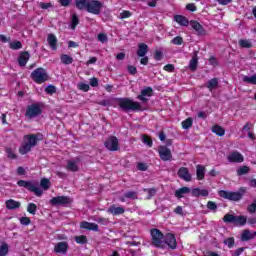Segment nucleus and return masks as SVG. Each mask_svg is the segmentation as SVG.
Masks as SVG:
<instances>
[{"mask_svg": "<svg viewBox=\"0 0 256 256\" xmlns=\"http://www.w3.org/2000/svg\"><path fill=\"white\" fill-rule=\"evenodd\" d=\"M43 139V135L41 134H29L24 136L23 143L19 148V153L21 155H27L35 145H37V141H41Z\"/></svg>", "mask_w": 256, "mask_h": 256, "instance_id": "1", "label": "nucleus"}, {"mask_svg": "<svg viewBox=\"0 0 256 256\" xmlns=\"http://www.w3.org/2000/svg\"><path fill=\"white\" fill-rule=\"evenodd\" d=\"M118 105L122 111H141V104L129 98H120Z\"/></svg>", "mask_w": 256, "mask_h": 256, "instance_id": "2", "label": "nucleus"}, {"mask_svg": "<svg viewBox=\"0 0 256 256\" xmlns=\"http://www.w3.org/2000/svg\"><path fill=\"white\" fill-rule=\"evenodd\" d=\"M152 245L158 249H165V236L159 229L151 230Z\"/></svg>", "mask_w": 256, "mask_h": 256, "instance_id": "3", "label": "nucleus"}, {"mask_svg": "<svg viewBox=\"0 0 256 256\" xmlns=\"http://www.w3.org/2000/svg\"><path fill=\"white\" fill-rule=\"evenodd\" d=\"M224 223H233L236 227H243L247 224V216H235L233 214H226L223 218Z\"/></svg>", "mask_w": 256, "mask_h": 256, "instance_id": "4", "label": "nucleus"}, {"mask_svg": "<svg viewBox=\"0 0 256 256\" xmlns=\"http://www.w3.org/2000/svg\"><path fill=\"white\" fill-rule=\"evenodd\" d=\"M17 185L19 187H25V189H28V191H31L32 193H35L37 197H41L43 195V190L37 186V184L32 182H27L25 180H19L17 182Z\"/></svg>", "mask_w": 256, "mask_h": 256, "instance_id": "5", "label": "nucleus"}, {"mask_svg": "<svg viewBox=\"0 0 256 256\" xmlns=\"http://www.w3.org/2000/svg\"><path fill=\"white\" fill-rule=\"evenodd\" d=\"M31 78L35 83L41 85V83H45L49 79V76L44 68H38L32 72Z\"/></svg>", "mask_w": 256, "mask_h": 256, "instance_id": "6", "label": "nucleus"}, {"mask_svg": "<svg viewBox=\"0 0 256 256\" xmlns=\"http://www.w3.org/2000/svg\"><path fill=\"white\" fill-rule=\"evenodd\" d=\"M218 194L219 197H222V199H228L229 201H241V199L243 198V193L241 192L220 190Z\"/></svg>", "mask_w": 256, "mask_h": 256, "instance_id": "7", "label": "nucleus"}, {"mask_svg": "<svg viewBox=\"0 0 256 256\" xmlns=\"http://www.w3.org/2000/svg\"><path fill=\"white\" fill-rule=\"evenodd\" d=\"M103 9V2L98 0H90L87 6V12L92 13V15H99Z\"/></svg>", "mask_w": 256, "mask_h": 256, "instance_id": "8", "label": "nucleus"}, {"mask_svg": "<svg viewBox=\"0 0 256 256\" xmlns=\"http://www.w3.org/2000/svg\"><path fill=\"white\" fill-rule=\"evenodd\" d=\"M41 113H42L41 106H39L38 104H32L28 106L26 109V117H28V119L39 117Z\"/></svg>", "mask_w": 256, "mask_h": 256, "instance_id": "9", "label": "nucleus"}, {"mask_svg": "<svg viewBox=\"0 0 256 256\" xmlns=\"http://www.w3.org/2000/svg\"><path fill=\"white\" fill-rule=\"evenodd\" d=\"M104 145L108 151H119V139L115 136L109 137Z\"/></svg>", "mask_w": 256, "mask_h": 256, "instance_id": "10", "label": "nucleus"}, {"mask_svg": "<svg viewBox=\"0 0 256 256\" xmlns=\"http://www.w3.org/2000/svg\"><path fill=\"white\" fill-rule=\"evenodd\" d=\"M158 153H159L160 159H162V161H171V157H173L171 150L169 148H167V146H160L158 148Z\"/></svg>", "mask_w": 256, "mask_h": 256, "instance_id": "11", "label": "nucleus"}, {"mask_svg": "<svg viewBox=\"0 0 256 256\" xmlns=\"http://www.w3.org/2000/svg\"><path fill=\"white\" fill-rule=\"evenodd\" d=\"M152 96H153V88L146 87L141 90V93L140 95H138L137 99H139V101H142V103H147V101H149V97H152Z\"/></svg>", "mask_w": 256, "mask_h": 256, "instance_id": "12", "label": "nucleus"}, {"mask_svg": "<svg viewBox=\"0 0 256 256\" xmlns=\"http://www.w3.org/2000/svg\"><path fill=\"white\" fill-rule=\"evenodd\" d=\"M165 249L169 247L170 249H175L177 247V239H175V235L168 233L164 236Z\"/></svg>", "mask_w": 256, "mask_h": 256, "instance_id": "13", "label": "nucleus"}, {"mask_svg": "<svg viewBox=\"0 0 256 256\" xmlns=\"http://www.w3.org/2000/svg\"><path fill=\"white\" fill-rule=\"evenodd\" d=\"M50 203L52 205H69V203H72V200L67 196H58V197L52 198L50 200Z\"/></svg>", "mask_w": 256, "mask_h": 256, "instance_id": "14", "label": "nucleus"}, {"mask_svg": "<svg viewBox=\"0 0 256 256\" xmlns=\"http://www.w3.org/2000/svg\"><path fill=\"white\" fill-rule=\"evenodd\" d=\"M227 159H228L229 163H243V161H245V159L243 158V154H241L237 151L231 152L227 156Z\"/></svg>", "mask_w": 256, "mask_h": 256, "instance_id": "15", "label": "nucleus"}, {"mask_svg": "<svg viewBox=\"0 0 256 256\" xmlns=\"http://www.w3.org/2000/svg\"><path fill=\"white\" fill-rule=\"evenodd\" d=\"M178 177H180V179H183V181H186L187 183L192 181V176L191 173H189V169L186 167H181L178 170Z\"/></svg>", "mask_w": 256, "mask_h": 256, "instance_id": "16", "label": "nucleus"}, {"mask_svg": "<svg viewBox=\"0 0 256 256\" xmlns=\"http://www.w3.org/2000/svg\"><path fill=\"white\" fill-rule=\"evenodd\" d=\"M68 249L69 244H67V242H58L54 245V253H61L62 255H65Z\"/></svg>", "mask_w": 256, "mask_h": 256, "instance_id": "17", "label": "nucleus"}, {"mask_svg": "<svg viewBox=\"0 0 256 256\" xmlns=\"http://www.w3.org/2000/svg\"><path fill=\"white\" fill-rule=\"evenodd\" d=\"M189 193H192L191 188L182 187L175 191L174 197H176V199H183V197H185L186 195H189Z\"/></svg>", "mask_w": 256, "mask_h": 256, "instance_id": "18", "label": "nucleus"}, {"mask_svg": "<svg viewBox=\"0 0 256 256\" xmlns=\"http://www.w3.org/2000/svg\"><path fill=\"white\" fill-rule=\"evenodd\" d=\"M66 170L72 172L79 171V159L68 160Z\"/></svg>", "mask_w": 256, "mask_h": 256, "instance_id": "19", "label": "nucleus"}, {"mask_svg": "<svg viewBox=\"0 0 256 256\" xmlns=\"http://www.w3.org/2000/svg\"><path fill=\"white\" fill-rule=\"evenodd\" d=\"M81 229H87L88 231H99V225L84 221L80 224Z\"/></svg>", "mask_w": 256, "mask_h": 256, "instance_id": "20", "label": "nucleus"}, {"mask_svg": "<svg viewBox=\"0 0 256 256\" xmlns=\"http://www.w3.org/2000/svg\"><path fill=\"white\" fill-rule=\"evenodd\" d=\"M192 196L193 197H208L209 196V190L201 189V188H194L192 190Z\"/></svg>", "mask_w": 256, "mask_h": 256, "instance_id": "21", "label": "nucleus"}, {"mask_svg": "<svg viewBox=\"0 0 256 256\" xmlns=\"http://www.w3.org/2000/svg\"><path fill=\"white\" fill-rule=\"evenodd\" d=\"M107 213H111V215H123V213H125V208L113 205L107 209Z\"/></svg>", "mask_w": 256, "mask_h": 256, "instance_id": "22", "label": "nucleus"}, {"mask_svg": "<svg viewBox=\"0 0 256 256\" xmlns=\"http://www.w3.org/2000/svg\"><path fill=\"white\" fill-rule=\"evenodd\" d=\"M148 51H149V46H147V44L145 43L138 44V51H137L138 57H145Z\"/></svg>", "mask_w": 256, "mask_h": 256, "instance_id": "23", "label": "nucleus"}, {"mask_svg": "<svg viewBox=\"0 0 256 256\" xmlns=\"http://www.w3.org/2000/svg\"><path fill=\"white\" fill-rule=\"evenodd\" d=\"M29 52H22L19 56L18 63L21 67H25L27 65V61H29Z\"/></svg>", "mask_w": 256, "mask_h": 256, "instance_id": "24", "label": "nucleus"}, {"mask_svg": "<svg viewBox=\"0 0 256 256\" xmlns=\"http://www.w3.org/2000/svg\"><path fill=\"white\" fill-rule=\"evenodd\" d=\"M205 170V166L203 165L196 166V177L198 181H203V179H205Z\"/></svg>", "mask_w": 256, "mask_h": 256, "instance_id": "25", "label": "nucleus"}, {"mask_svg": "<svg viewBox=\"0 0 256 256\" xmlns=\"http://www.w3.org/2000/svg\"><path fill=\"white\" fill-rule=\"evenodd\" d=\"M174 21H176V23H178V25H181L182 27H187V25H189V20H187V18L182 15H175Z\"/></svg>", "mask_w": 256, "mask_h": 256, "instance_id": "26", "label": "nucleus"}, {"mask_svg": "<svg viewBox=\"0 0 256 256\" xmlns=\"http://www.w3.org/2000/svg\"><path fill=\"white\" fill-rule=\"evenodd\" d=\"M47 41L51 49H53V51H57V37H55L53 34H49Z\"/></svg>", "mask_w": 256, "mask_h": 256, "instance_id": "27", "label": "nucleus"}, {"mask_svg": "<svg viewBox=\"0 0 256 256\" xmlns=\"http://www.w3.org/2000/svg\"><path fill=\"white\" fill-rule=\"evenodd\" d=\"M207 89H209V91H213V89H217V87H219V80L217 78H213L211 80H209L206 84Z\"/></svg>", "mask_w": 256, "mask_h": 256, "instance_id": "28", "label": "nucleus"}, {"mask_svg": "<svg viewBox=\"0 0 256 256\" xmlns=\"http://www.w3.org/2000/svg\"><path fill=\"white\" fill-rule=\"evenodd\" d=\"M89 2H90V0H76V7L80 11H83L84 9L87 11Z\"/></svg>", "mask_w": 256, "mask_h": 256, "instance_id": "29", "label": "nucleus"}, {"mask_svg": "<svg viewBox=\"0 0 256 256\" xmlns=\"http://www.w3.org/2000/svg\"><path fill=\"white\" fill-rule=\"evenodd\" d=\"M6 207L7 209H19V207H21V203L13 199H10L6 201Z\"/></svg>", "mask_w": 256, "mask_h": 256, "instance_id": "30", "label": "nucleus"}, {"mask_svg": "<svg viewBox=\"0 0 256 256\" xmlns=\"http://www.w3.org/2000/svg\"><path fill=\"white\" fill-rule=\"evenodd\" d=\"M190 25H191L192 29L197 31L198 35H203V33H204L203 27L201 26V24H199V22L191 21Z\"/></svg>", "mask_w": 256, "mask_h": 256, "instance_id": "31", "label": "nucleus"}, {"mask_svg": "<svg viewBox=\"0 0 256 256\" xmlns=\"http://www.w3.org/2000/svg\"><path fill=\"white\" fill-rule=\"evenodd\" d=\"M212 133H215L218 137H223L225 135V129L219 125H214L212 127Z\"/></svg>", "mask_w": 256, "mask_h": 256, "instance_id": "32", "label": "nucleus"}, {"mask_svg": "<svg viewBox=\"0 0 256 256\" xmlns=\"http://www.w3.org/2000/svg\"><path fill=\"white\" fill-rule=\"evenodd\" d=\"M60 61L64 65H71V63H73V57H71L67 54H63V55L60 56Z\"/></svg>", "mask_w": 256, "mask_h": 256, "instance_id": "33", "label": "nucleus"}, {"mask_svg": "<svg viewBox=\"0 0 256 256\" xmlns=\"http://www.w3.org/2000/svg\"><path fill=\"white\" fill-rule=\"evenodd\" d=\"M242 81H244V83H250V85H256V75L243 76Z\"/></svg>", "mask_w": 256, "mask_h": 256, "instance_id": "34", "label": "nucleus"}, {"mask_svg": "<svg viewBox=\"0 0 256 256\" xmlns=\"http://www.w3.org/2000/svg\"><path fill=\"white\" fill-rule=\"evenodd\" d=\"M78 25H79V17L77 16V14H73L70 27L72 30H75Z\"/></svg>", "mask_w": 256, "mask_h": 256, "instance_id": "35", "label": "nucleus"}, {"mask_svg": "<svg viewBox=\"0 0 256 256\" xmlns=\"http://www.w3.org/2000/svg\"><path fill=\"white\" fill-rule=\"evenodd\" d=\"M239 45L240 47H244L246 49H251V47H253L251 40H245V39L239 40Z\"/></svg>", "mask_w": 256, "mask_h": 256, "instance_id": "36", "label": "nucleus"}, {"mask_svg": "<svg viewBox=\"0 0 256 256\" xmlns=\"http://www.w3.org/2000/svg\"><path fill=\"white\" fill-rule=\"evenodd\" d=\"M253 237H255V235L250 233L249 230H245L241 235L242 241H249V239H253Z\"/></svg>", "mask_w": 256, "mask_h": 256, "instance_id": "37", "label": "nucleus"}, {"mask_svg": "<svg viewBox=\"0 0 256 256\" xmlns=\"http://www.w3.org/2000/svg\"><path fill=\"white\" fill-rule=\"evenodd\" d=\"M193 127V118H187L182 122L183 129H191Z\"/></svg>", "mask_w": 256, "mask_h": 256, "instance_id": "38", "label": "nucleus"}, {"mask_svg": "<svg viewBox=\"0 0 256 256\" xmlns=\"http://www.w3.org/2000/svg\"><path fill=\"white\" fill-rule=\"evenodd\" d=\"M40 186L44 189V191H47L49 187H51V182L47 178H43L40 182Z\"/></svg>", "mask_w": 256, "mask_h": 256, "instance_id": "39", "label": "nucleus"}, {"mask_svg": "<svg viewBox=\"0 0 256 256\" xmlns=\"http://www.w3.org/2000/svg\"><path fill=\"white\" fill-rule=\"evenodd\" d=\"M27 211L30 215H35L37 213V205L35 203H29Z\"/></svg>", "mask_w": 256, "mask_h": 256, "instance_id": "40", "label": "nucleus"}, {"mask_svg": "<svg viewBox=\"0 0 256 256\" xmlns=\"http://www.w3.org/2000/svg\"><path fill=\"white\" fill-rule=\"evenodd\" d=\"M142 143L148 145V147H153V140L147 135H142Z\"/></svg>", "mask_w": 256, "mask_h": 256, "instance_id": "41", "label": "nucleus"}, {"mask_svg": "<svg viewBox=\"0 0 256 256\" xmlns=\"http://www.w3.org/2000/svg\"><path fill=\"white\" fill-rule=\"evenodd\" d=\"M197 63H198L197 56H194L190 60V64H189V67H190L191 71H195L197 69Z\"/></svg>", "mask_w": 256, "mask_h": 256, "instance_id": "42", "label": "nucleus"}, {"mask_svg": "<svg viewBox=\"0 0 256 256\" xmlns=\"http://www.w3.org/2000/svg\"><path fill=\"white\" fill-rule=\"evenodd\" d=\"M9 253V245L7 244H2L0 246V256H5Z\"/></svg>", "mask_w": 256, "mask_h": 256, "instance_id": "43", "label": "nucleus"}, {"mask_svg": "<svg viewBox=\"0 0 256 256\" xmlns=\"http://www.w3.org/2000/svg\"><path fill=\"white\" fill-rule=\"evenodd\" d=\"M75 241L80 245H85V243H87V236L85 235L76 236Z\"/></svg>", "mask_w": 256, "mask_h": 256, "instance_id": "44", "label": "nucleus"}, {"mask_svg": "<svg viewBox=\"0 0 256 256\" xmlns=\"http://www.w3.org/2000/svg\"><path fill=\"white\" fill-rule=\"evenodd\" d=\"M6 153L8 159H17V155H15V151L12 148H6Z\"/></svg>", "mask_w": 256, "mask_h": 256, "instance_id": "45", "label": "nucleus"}, {"mask_svg": "<svg viewBox=\"0 0 256 256\" xmlns=\"http://www.w3.org/2000/svg\"><path fill=\"white\" fill-rule=\"evenodd\" d=\"M247 173H249V167H247V166H241L237 170V175H247Z\"/></svg>", "mask_w": 256, "mask_h": 256, "instance_id": "46", "label": "nucleus"}, {"mask_svg": "<svg viewBox=\"0 0 256 256\" xmlns=\"http://www.w3.org/2000/svg\"><path fill=\"white\" fill-rule=\"evenodd\" d=\"M22 47L23 46L20 41H13L10 43V49L17 50V49H21Z\"/></svg>", "mask_w": 256, "mask_h": 256, "instance_id": "47", "label": "nucleus"}, {"mask_svg": "<svg viewBox=\"0 0 256 256\" xmlns=\"http://www.w3.org/2000/svg\"><path fill=\"white\" fill-rule=\"evenodd\" d=\"M98 41H100V43H107V41H109V38L107 37V34L100 33L98 34Z\"/></svg>", "mask_w": 256, "mask_h": 256, "instance_id": "48", "label": "nucleus"}, {"mask_svg": "<svg viewBox=\"0 0 256 256\" xmlns=\"http://www.w3.org/2000/svg\"><path fill=\"white\" fill-rule=\"evenodd\" d=\"M126 199H137V192L129 191L124 194Z\"/></svg>", "mask_w": 256, "mask_h": 256, "instance_id": "49", "label": "nucleus"}, {"mask_svg": "<svg viewBox=\"0 0 256 256\" xmlns=\"http://www.w3.org/2000/svg\"><path fill=\"white\" fill-rule=\"evenodd\" d=\"M57 88L53 85H49L45 88V92L48 93V95H53V93H56Z\"/></svg>", "mask_w": 256, "mask_h": 256, "instance_id": "50", "label": "nucleus"}, {"mask_svg": "<svg viewBox=\"0 0 256 256\" xmlns=\"http://www.w3.org/2000/svg\"><path fill=\"white\" fill-rule=\"evenodd\" d=\"M78 89L80 91H84L85 93H87V91H89L90 87H89V84L79 83L78 84Z\"/></svg>", "mask_w": 256, "mask_h": 256, "instance_id": "51", "label": "nucleus"}, {"mask_svg": "<svg viewBox=\"0 0 256 256\" xmlns=\"http://www.w3.org/2000/svg\"><path fill=\"white\" fill-rule=\"evenodd\" d=\"M40 9H51V7H53V4H51V2L45 3V2H40L39 4Z\"/></svg>", "mask_w": 256, "mask_h": 256, "instance_id": "52", "label": "nucleus"}, {"mask_svg": "<svg viewBox=\"0 0 256 256\" xmlns=\"http://www.w3.org/2000/svg\"><path fill=\"white\" fill-rule=\"evenodd\" d=\"M224 244L227 245V247H229L231 249V247H233V245H235V239L227 238L226 240H224Z\"/></svg>", "mask_w": 256, "mask_h": 256, "instance_id": "53", "label": "nucleus"}, {"mask_svg": "<svg viewBox=\"0 0 256 256\" xmlns=\"http://www.w3.org/2000/svg\"><path fill=\"white\" fill-rule=\"evenodd\" d=\"M171 43H173V45H182L183 44V38L180 37V36H177L174 39H172Z\"/></svg>", "mask_w": 256, "mask_h": 256, "instance_id": "54", "label": "nucleus"}, {"mask_svg": "<svg viewBox=\"0 0 256 256\" xmlns=\"http://www.w3.org/2000/svg\"><path fill=\"white\" fill-rule=\"evenodd\" d=\"M247 211H248L249 213H255V211H256V200H254V202H252V203L248 206Z\"/></svg>", "mask_w": 256, "mask_h": 256, "instance_id": "55", "label": "nucleus"}, {"mask_svg": "<svg viewBox=\"0 0 256 256\" xmlns=\"http://www.w3.org/2000/svg\"><path fill=\"white\" fill-rule=\"evenodd\" d=\"M97 223H100V225H109V219L99 217L96 219Z\"/></svg>", "mask_w": 256, "mask_h": 256, "instance_id": "56", "label": "nucleus"}, {"mask_svg": "<svg viewBox=\"0 0 256 256\" xmlns=\"http://www.w3.org/2000/svg\"><path fill=\"white\" fill-rule=\"evenodd\" d=\"M21 225H30L31 219L29 217H22L20 218Z\"/></svg>", "mask_w": 256, "mask_h": 256, "instance_id": "57", "label": "nucleus"}, {"mask_svg": "<svg viewBox=\"0 0 256 256\" xmlns=\"http://www.w3.org/2000/svg\"><path fill=\"white\" fill-rule=\"evenodd\" d=\"M154 58L156 59V61H161V59H163V52L157 50L154 54Z\"/></svg>", "mask_w": 256, "mask_h": 256, "instance_id": "58", "label": "nucleus"}, {"mask_svg": "<svg viewBox=\"0 0 256 256\" xmlns=\"http://www.w3.org/2000/svg\"><path fill=\"white\" fill-rule=\"evenodd\" d=\"M207 208L210 209L211 211H215V209H217V204H215V202L213 201H209L207 203Z\"/></svg>", "mask_w": 256, "mask_h": 256, "instance_id": "59", "label": "nucleus"}, {"mask_svg": "<svg viewBox=\"0 0 256 256\" xmlns=\"http://www.w3.org/2000/svg\"><path fill=\"white\" fill-rule=\"evenodd\" d=\"M253 128V124L251 123H246V125L242 128V131H246V133H250L251 129Z\"/></svg>", "mask_w": 256, "mask_h": 256, "instance_id": "60", "label": "nucleus"}, {"mask_svg": "<svg viewBox=\"0 0 256 256\" xmlns=\"http://www.w3.org/2000/svg\"><path fill=\"white\" fill-rule=\"evenodd\" d=\"M128 73H130V75H136L137 74V68L135 66H128Z\"/></svg>", "mask_w": 256, "mask_h": 256, "instance_id": "61", "label": "nucleus"}, {"mask_svg": "<svg viewBox=\"0 0 256 256\" xmlns=\"http://www.w3.org/2000/svg\"><path fill=\"white\" fill-rule=\"evenodd\" d=\"M129 17H131V13L129 11H123L120 13V18L122 19H129Z\"/></svg>", "mask_w": 256, "mask_h": 256, "instance_id": "62", "label": "nucleus"}, {"mask_svg": "<svg viewBox=\"0 0 256 256\" xmlns=\"http://www.w3.org/2000/svg\"><path fill=\"white\" fill-rule=\"evenodd\" d=\"M175 70V66L172 64H168L164 66V71H168L169 73L173 72Z\"/></svg>", "mask_w": 256, "mask_h": 256, "instance_id": "63", "label": "nucleus"}, {"mask_svg": "<svg viewBox=\"0 0 256 256\" xmlns=\"http://www.w3.org/2000/svg\"><path fill=\"white\" fill-rule=\"evenodd\" d=\"M138 169L139 171H147V164L145 163H138Z\"/></svg>", "mask_w": 256, "mask_h": 256, "instance_id": "64", "label": "nucleus"}]
</instances>
